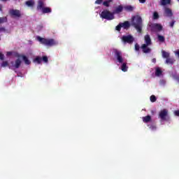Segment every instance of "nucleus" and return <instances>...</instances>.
<instances>
[{"instance_id": "nucleus-1", "label": "nucleus", "mask_w": 179, "mask_h": 179, "mask_svg": "<svg viewBox=\"0 0 179 179\" xmlns=\"http://www.w3.org/2000/svg\"><path fill=\"white\" fill-rule=\"evenodd\" d=\"M131 26H134L138 33H142V27H143L142 17L139 15L134 16L131 19Z\"/></svg>"}, {"instance_id": "nucleus-2", "label": "nucleus", "mask_w": 179, "mask_h": 179, "mask_svg": "<svg viewBox=\"0 0 179 179\" xmlns=\"http://www.w3.org/2000/svg\"><path fill=\"white\" fill-rule=\"evenodd\" d=\"M36 40H38L41 44H43V45H45L46 47H54V45H58V41H55L54 38H45L37 36Z\"/></svg>"}, {"instance_id": "nucleus-3", "label": "nucleus", "mask_w": 179, "mask_h": 179, "mask_svg": "<svg viewBox=\"0 0 179 179\" xmlns=\"http://www.w3.org/2000/svg\"><path fill=\"white\" fill-rule=\"evenodd\" d=\"M145 43L141 45V50L144 54H149L152 52V49L149 48V45H152V39L150 38V35L147 34L144 36Z\"/></svg>"}, {"instance_id": "nucleus-4", "label": "nucleus", "mask_w": 179, "mask_h": 179, "mask_svg": "<svg viewBox=\"0 0 179 179\" xmlns=\"http://www.w3.org/2000/svg\"><path fill=\"white\" fill-rule=\"evenodd\" d=\"M100 17L101 19H106V20H113L115 19L114 13L110 12L108 10H103L101 13Z\"/></svg>"}, {"instance_id": "nucleus-5", "label": "nucleus", "mask_w": 179, "mask_h": 179, "mask_svg": "<svg viewBox=\"0 0 179 179\" xmlns=\"http://www.w3.org/2000/svg\"><path fill=\"white\" fill-rule=\"evenodd\" d=\"M113 53L115 58L117 60L120 64L124 62V58L122 57V52L118 49H113Z\"/></svg>"}, {"instance_id": "nucleus-6", "label": "nucleus", "mask_w": 179, "mask_h": 179, "mask_svg": "<svg viewBox=\"0 0 179 179\" xmlns=\"http://www.w3.org/2000/svg\"><path fill=\"white\" fill-rule=\"evenodd\" d=\"M159 118L161 121H167L170 118L169 117V110L167 109H163L159 113Z\"/></svg>"}, {"instance_id": "nucleus-7", "label": "nucleus", "mask_w": 179, "mask_h": 179, "mask_svg": "<svg viewBox=\"0 0 179 179\" xmlns=\"http://www.w3.org/2000/svg\"><path fill=\"white\" fill-rule=\"evenodd\" d=\"M134 36L132 35L123 36L122 37V41L124 43H127L128 44H132L134 41Z\"/></svg>"}, {"instance_id": "nucleus-8", "label": "nucleus", "mask_w": 179, "mask_h": 179, "mask_svg": "<svg viewBox=\"0 0 179 179\" xmlns=\"http://www.w3.org/2000/svg\"><path fill=\"white\" fill-rule=\"evenodd\" d=\"M150 27H151L152 31H153V30H157L158 31H162L163 30V26L157 23L152 24L150 25Z\"/></svg>"}, {"instance_id": "nucleus-9", "label": "nucleus", "mask_w": 179, "mask_h": 179, "mask_svg": "<svg viewBox=\"0 0 179 179\" xmlns=\"http://www.w3.org/2000/svg\"><path fill=\"white\" fill-rule=\"evenodd\" d=\"M9 14L10 16H14L15 17H20V16H22L20 10H19L11 9L9 10Z\"/></svg>"}, {"instance_id": "nucleus-10", "label": "nucleus", "mask_w": 179, "mask_h": 179, "mask_svg": "<svg viewBox=\"0 0 179 179\" xmlns=\"http://www.w3.org/2000/svg\"><path fill=\"white\" fill-rule=\"evenodd\" d=\"M164 16L166 17H171L173 16V11L171 9L165 7L164 10Z\"/></svg>"}, {"instance_id": "nucleus-11", "label": "nucleus", "mask_w": 179, "mask_h": 179, "mask_svg": "<svg viewBox=\"0 0 179 179\" xmlns=\"http://www.w3.org/2000/svg\"><path fill=\"white\" fill-rule=\"evenodd\" d=\"M45 7V2L43 0H38L36 6L37 10H43Z\"/></svg>"}, {"instance_id": "nucleus-12", "label": "nucleus", "mask_w": 179, "mask_h": 179, "mask_svg": "<svg viewBox=\"0 0 179 179\" xmlns=\"http://www.w3.org/2000/svg\"><path fill=\"white\" fill-rule=\"evenodd\" d=\"M25 5L29 8H34V5H36V2L34 0H29L25 2Z\"/></svg>"}, {"instance_id": "nucleus-13", "label": "nucleus", "mask_w": 179, "mask_h": 179, "mask_svg": "<svg viewBox=\"0 0 179 179\" xmlns=\"http://www.w3.org/2000/svg\"><path fill=\"white\" fill-rule=\"evenodd\" d=\"M120 24L122 27H123L124 29H128L129 27H131V24L128 21H125L124 22H120Z\"/></svg>"}, {"instance_id": "nucleus-14", "label": "nucleus", "mask_w": 179, "mask_h": 179, "mask_svg": "<svg viewBox=\"0 0 179 179\" xmlns=\"http://www.w3.org/2000/svg\"><path fill=\"white\" fill-rule=\"evenodd\" d=\"M20 65H22V60H20V59H17L15 62V64L13 65V66L16 69H19V68H20Z\"/></svg>"}, {"instance_id": "nucleus-15", "label": "nucleus", "mask_w": 179, "mask_h": 179, "mask_svg": "<svg viewBox=\"0 0 179 179\" xmlns=\"http://www.w3.org/2000/svg\"><path fill=\"white\" fill-rule=\"evenodd\" d=\"M41 12L43 13V15H45V13H51L52 10H51V8L50 7H45L43 8V10H41Z\"/></svg>"}, {"instance_id": "nucleus-16", "label": "nucleus", "mask_w": 179, "mask_h": 179, "mask_svg": "<svg viewBox=\"0 0 179 179\" xmlns=\"http://www.w3.org/2000/svg\"><path fill=\"white\" fill-rule=\"evenodd\" d=\"M20 57L22 58V59L24 62V64L26 65H30V64H31L30 60H29V58L27 57H26L25 55H20Z\"/></svg>"}, {"instance_id": "nucleus-17", "label": "nucleus", "mask_w": 179, "mask_h": 179, "mask_svg": "<svg viewBox=\"0 0 179 179\" xmlns=\"http://www.w3.org/2000/svg\"><path fill=\"white\" fill-rule=\"evenodd\" d=\"M122 10H124V7H122V6H118L117 7L115 8V10H114V13H121V12H122Z\"/></svg>"}, {"instance_id": "nucleus-18", "label": "nucleus", "mask_w": 179, "mask_h": 179, "mask_svg": "<svg viewBox=\"0 0 179 179\" xmlns=\"http://www.w3.org/2000/svg\"><path fill=\"white\" fill-rule=\"evenodd\" d=\"M163 74V71H162V69L160 67H157L155 69V76H162Z\"/></svg>"}, {"instance_id": "nucleus-19", "label": "nucleus", "mask_w": 179, "mask_h": 179, "mask_svg": "<svg viewBox=\"0 0 179 179\" xmlns=\"http://www.w3.org/2000/svg\"><path fill=\"white\" fill-rule=\"evenodd\" d=\"M143 121L145 122V124H148V122H150V121H152V116L147 115V116L143 117Z\"/></svg>"}, {"instance_id": "nucleus-20", "label": "nucleus", "mask_w": 179, "mask_h": 179, "mask_svg": "<svg viewBox=\"0 0 179 179\" xmlns=\"http://www.w3.org/2000/svg\"><path fill=\"white\" fill-rule=\"evenodd\" d=\"M15 55V57H17V58H20V55H19V53L16 52H6V55L7 57H10V55Z\"/></svg>"}, {"instance_id": "nucleus-21", "label": "nucleus", "mask_w": 179, "mask_h": 179, "mask_svg": "<svg viewBox=\"0 0 179 179\" xmlns=\"http://www.w3.org/2000/svg\"><path fill=\"white\" fill-rule=\"evenodd\" d=\"M171 3V0H161V5L162 6H166V5H170Z\"/></svg>"}, {"instance_id": "nucleus-22", "label": "nucleus", "mask_w": 179, "mask_h": 179, "mask_svg": "<svg viewBox=\"0 0 179 179\" xmlns=\"http://www.w3.org/2000/svg\"><path fill=\"white\" fill-rule=\"evenodd\" d=\"M162 54L163 58H166V59L170 57V53L169 52H166L165 50H162Z\"/></svg>"}, {"instance_id": "nucleus-23", "label": "nucleus", "mask_w": 179, "mask_h": 179, "mask_svg": "<svg viewBox=\"0 0 179 179\" xmlns=\"http://www.w3.org/2000/svg\"><path fill=\"white\" fill-rule=\"evenodd\" d=\"M157 40H158V41H159V43H164V41H166V38H164V36H163L160 34H158Z\"/></svg>"}, {"instance_id": "nucleus-24", "label": "nucleus", "mask_w": 179, "mask_h": 179, "mask_svg": "<svg viewBox=\"0 0 179 179\" xmlns=\"http://www.w3.org/2000/svg\"><path fill=\"white\" fill-rule=\"evenodd\" d=\"M174 62H176V60L173 58L168 57L166 59V64H170L171 65H173V64H174Z\"/></svg>"}, {"instance_id": "nucleus-25", "label": "nucleus", "mask_w": 179, "mask_h": 179, "mask_svg": "<svg viewBox=\"0 0 179 179\" xmlns=\"http://www.w3.org/2000/svg\"><path fill=\"white\" fill-rule=\"evenodd\" d=\"M135 8L132 6H124V10L127 12H132Z\"/></svg>"}, {"instance_id": "nucleus-26", "label": "nucleus", "mask_w": 179, "mask_h": 179, "mask_svg": "<svg viewBox=\"0 0 179 179\" xmlns=\"http://www.w3.org/2000/svg\"><path fill=\"white\" fill-rule=\"evenodd\" d=\"M121 70L122 72H127L128 71V66H127V63H123L121 66Z\"/></svg>"}, {"instance_id": "nucleus-27", "label": "nucleus", "mask_w": 179, "mask_h": 179, "mask_svg": "<svg viewBox=\"0 0 179 179\" xmlns=\"http://www.w3.org/2000/svg\"><path fill=\"white\" fill-rule=\"evenodd\" d=\"M113 2V0H107L103 2V6H106V8L110 7V3Z\"/></svg>"}, {"instance_id": "nucleus-28", "label": "nucleus", "mask_w": 179, "mask_h": 179, "mask_svg": "<svg viewBox=\"0 0 179 179\" xmlns=\"http://www.w3.org/2000/svg\"><path fill=\"white\" fill-rule=\"evenodd\" d=\"M41 61H43V59L41 57H40L39 56H37L34 59V62H37V64H41Z\"/></svg>"}, {"instance_id": "nucleus-29", "label": "nucleus", "mask_w": 179, "mask_h": 179, "mask_svg": "<svg viewBox=\"0 0 179 179\" xmlns=\"http://www.w3.org/2000/svg\"><path fill=\"white\" fill-rule=\"evenodd\" d=\"M7 22H8V17H0V24L2 23H7Z\"/></svg>"}, {"instance_id": "nucleus-30", "label": "nucleus", "mask_w": 179, "mask_h": 179, "mask_svg": "<svg viewBox=\"0 0 179 179\" xmlns=\"http://www.w3.org/2000/svg\"><path fill=\"white\" fill-rule=\"evenodd\" d=\"M159 13L157 12H154L153 13V16H152V19L154 20H157V19H159Z\"/></svg>"}, {"instance_id": "nucleus-31", "label": "nucleus", "mask_w": 179, "mask_h": 179, "mask_svg": "<svg viewBox=\"0 0 179 179\" xmlns=\"http://www.w3.org/2000/svg\"><path fill=\"white\" fill-rule=\"evenodd\" d=\"M150 100L152 103H155L156 101V100H157V98H156V96L155 95H152L150 97Z\"/></svg>"}, {"instance_id": "nucleus-32", "label": "nucleus", "mask_w": 179, "mask_h": 179, "mask_svg": "<svg viewBox=\"0 0 179 179\" xmlns=\"http://www.w3.org/2000/svg\"><path fill=\"white\" fill-rule=\"evenodd\" d=\"M1 66L3 68H6V66H9V63L8 62V61H3L1 64Z\"/></svg>"}, {"instance_id": "nucleus-33", "label": "nucleus", "mask_w": 179, "mask_h": 179, "mask_svg": "<svg viewBox=\"0 0 179 179\" xmlns=\"http://www.w3.org/2000/svg\"><path fill=\"white\" fill-rule=\"evenodd\" d=\"M41 58L43 62H45V64L48 63V57L47 56H43Z\"/></svg>"}, {"instance_id": "nucleus-34", "label": "nucleus", "mask_w": 179, "mask_h": 179, "mask_svg": "<svg viewBox=\"0 0 179 179\" xmlns=\"http://www.w3.org/2000/svg\"><path fill=\"white\" fill-rule=\"evenodd\" d=\"M122 25L121 23H119L118 25L116 26L115 27V30H117V31H121V28H122Z\"/></svg>"}, {"instance_id": "nucleus-35", "label": "nucleus", "mask_w": 179, "mask_h": 179, "mask_svg": "<svg viewBox=\"0 0 179 179\" xmlns=\"http://www.w3.org/2000/svg\"><path fill=\"white\" fill-rule=\"evenodd\" d=\"M150 129H151L152 131H156V126L155 124H151L150 127H149Z\"/></svg>"}, {"instance_id": "nucleus-36", "label": "nucleus", "mask_w": 179, "mask_h": 179, "mask_svg": "<svg viewBox=\"0 0 179 179\" xmlns=\"http://www.w3.org/2000/svg\"><path fill=\"white\" fill-rule=\"evenodd\" d=\"M95 3L96 5H101V3H103V0H96Z\"/></svg>"}, {"instance_id": "nucleus-37", "label": "nucleus", "mask_w": 179, "mask_h": 179, "mask_svg": "<svg viewBox=\"0 0 179 179\" xmlns=\"http://www.w3.org/2000/svg\"><path fill=\"white\" fill-rule=\"evenodd\" d=\"M0 59L1 61H3V59H5V55L2 54L1 52H0Z\"/></svg>"}, {"instance_id": "nucleus-38", "label": "nucleus", "mask_w": 179, "mask_h": 179, "mask_svg": "<svg viewBox=\"0 0 179 179\" xmlns=\"http://www.w3.org/2000/svg\"><path fill=\"white\" fill-rule=\"evenodd\" d=\"M139 48H140V47H139L138 44L136 43L135 44V50H136V51H139Z\"/></svg>"}, {"instance_id": "nucleus-39", "label": "nucleus", "mask_w": 179, "mask_h": 179, "mask_svg": "<svg viewBox=\"0 0 179 179\" xmlns=\"http://www.w3.org/2000/svg\"><path fill=\"white\" fill-rule=\"evenodd\" d=\"M174 115H175L176 117H179V110H175V111H174Z\"/></svg>"}, {"instance_id": "nucleus-40", "label": "nucleus", "mask_w": 179, "mask_h": 179, "mask_svg": "<svg viewBox=\"0 0 179 179\" xmlns=\"http://www.w3.org/2000/svg\"><path fill=\"white\" fill-rule=\"evenodd\" d=\"M176 23V21H172L171 23H170V27H174V24Z\"/></svg>"}, {"instance_id": "nucleus-41", "label": "nucleus", "mask_w": 179, "mask_h": 179, "mask_svg": "<svg viewBox=\"0 0 179 179\" xmlns=\"http://www.w3.org/2000/svg\"><path fill=\"white\" fill-rule=\"evenodd\" d=\"M140 3H145L146 2V0H138Z\"/></svg>"}, {"instance_id": "nucleus-42", "label": "nucleus", "mask_w": 179, "mask_h": 179, "mask_svg": "<svg viewBox=\"0 0 179 179\" xmlns=\"http://www.w3.org/2000/svg\"><path fill=\"white\" fill-rule=\"evenodd\" d=\"M5 28H3V27H1V28H0V31H5Z\"/></svg>"}, {"instance_id": "nucleus-43", "label": "nucleus", "mask_w": 179, "mask_h": 179, "mask_svg": "<svg viewBox=\"0 0 179 179\" xmlns=\"http://www.w3.org/2000/svg\"><path fill=\"white\" fill-rule=\"evenodd\" d=\"M0 12H2V6L0 5Z\"/></svg>"}, {"instance_id": "nucleus-44", "label": "nucleus", "mask_w": 179, "mask_h": 179, "mask_svg": "<svg viewBox=\"0 0 179 179\" xmlns=\"http://www.w3.org/2000/svg\"><path fill=\"white\" fill-rule=\"evenodd\" d=\"M152 62L156 63V59H152Z\"/></svg>"}, {"instance_id": "nucleus-45", "label": "nucleus", "mask_w": 179, "mask_h": 179, "mask_svg": "<svg viewBox=\"0 0 179 179\" xmlns=\"http://www.w3.org/2000/svg\"><path fill=\"white\" fill-rule=\"evenodd\" d=\"M12 65H13V62H11Z\"/></svg>"}, {"instance_id": "nucleus-46", "label": "nucleus", "mask_w": 179, "mask_h": 179, "mask_svg": "<svg viewBox=\"0 0 179 179\" xmlns=\"http://www.w3.org/2000/svg\"><path fill=\"white\" fill-rule=\"evenodd\" d=\"M9 69H10V66H9Z\"/></svg>"}]
</instances>
